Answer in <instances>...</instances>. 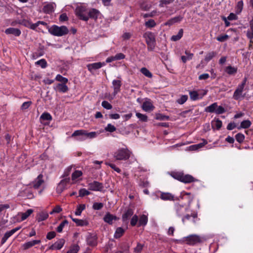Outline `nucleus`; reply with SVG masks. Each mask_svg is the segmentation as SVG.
I'll return each mask as SVG.
<instances>
[{
    "label": "nucleus",
    "instance_id": "17",
    "mask_svg": "<svg viewBox=\"0 0 253 253\" xmlns=\"http://www.w3.org/2000/svg\"><path fill=\"white\" fill-rule=\"evenodd\" d=\"M33 212L32 209H28L25 212H19L17 215L18 217H21V219L19 221L26 219Z\"/></svg>",
    "mask_w": 253,
    "mask_h": 253
},
{
    "label": "nucleus",
    "instance_id": "24",
    "mask_svg": "<svg viewBox=\"0 0 253 253\" xmlns=\"http://www.w3.org/2000/svg\"><path fill=\"white\" fill-rule=\"evenodd\" d=\"M224 71L229 75H233L237 72V68L229 65L225 67Z\"/></svg>",
    "mask_w": 253,
    "mask_h": 253
},
{
    "label": "nucleus",
    "instance_id": "23",
    "mask_svg": "<svg viewBox=\"0 0 253 253\" xmlns=\"http://www.w3.org/2000/svg\"><path fill=\"white\" fill-rule=\"evenodd\" d=\"M196 181V179L191 175L183 173L181 182L188 183Z\"/></svg>",
    "mask_w": 253,
    "mask_h": 253
},
{
    "label": "nucleus",
    "instance_id": "47",
    "mask_svg": "<svg viewBox=\"0 0 253 253\" xmlns=\"http://www.w3.org/2000/svg\"><path fill=\"white\" fill-rule=\"evenodd\" d=\"M216 55V53L214 51H211L208 53L205 58V60L207 62L210 61L213 57Z\"/></svg>",
    "mask_w": 253,
    "mask_h": 253
},
{
    "label": "nucleus",
    "instance_id": "32",
    "mask_svg": "<svg viewBox=\"0 0 253 253\" xmlns=\"http://www.w3.org/2000/svg\"><path fill=\"white\" fill-rule=\"evenodd\" d=\"M247 36L250 40L253 39V19L250 23V28L247 31Z\"/></svg>",
    "mask_w": 253,
    "mask_h": 253
},
{
    "label": "nucleus",
    "instance_id": "53",
    "mask_svg": "<svg viewBox=\"0 0 253 253\" xmlns=\"http://www.w3.org/2000/svg\"><path fill=\"white\" fill-rule=\"evenodd\" d=\"M189 95L191 99L192 100H196L199 99L198 93L196 91H190Z\"/></svg>",
    "mask_w": 253,
    "mask_h": 253
},
{
    "label": "nucleus",
    "instance_id": "10",
    "mask_svg": "<svg viewBox=\"0 0 253 253\" xmlns=\"http://www.w3.org/2000/svg\"><path fill=\"white\" fill-rule=\"evenodd\" d=\"M65 244V240L63 239H60L49 247L50 250H60Z\"/></svg>",
    "mask_w": 253,
    "mask_h": 253
},
{
    "label": "nucleus",
    "instance_id": "58",
    "mask_svg": "<svg viewBox=\"0 0 253 253\" xmlns=\"http://www.w3.org/2000/svg\"><path fill=\"white\" fill-rule=\"evenodd\" d=\"M235 138H236V140L238 142L242 143V142H243V141L245 139V136L244 134L239 133L236 135Z\"/></svg>",
    "mask_w": 253,
    "mask_h": 253
},
{
    "label": "nucleus",
    "instance_id": "61",
    "mask_svg": "<svg viewBox=\"0 0 253 253\" xmlns=\"http://www.w3.org/2000/svg\"><path fill=\"white\" fill-rule=\"evenodd\" d=\"M182 173L181 172H174L171 174V176L175 179H177L180 181H181Z\"/></svg>",
    "mask_w": 253,
    "mask_h": 253
},
{
    "label": "nucleus",
    "instance_id": "20",
    "mask_svg": "<svg viewBox=\"0 0 253 253\" xmlns=\"http://www.w3.org/2000/svg\"><path fill=\"white\" fill-rule=\"evenodd\" d=\"M5 33L7 35L12 34L15 36H19L21 33V31L17 28H9L5 30Z\"/></svg>",
    "mask_w": 253,
    "mask_h": 253
},
{
    "label": "nucleus",
    "instance_id": "46",
    "mask_svg": "<svg viewBox=\"0 0 253 253\" xmlns=\"http://www.w3.org/2000/svg\"><path fill=\"white\" fill-rule=\"evenodd\" d=\"M140 72L147 77H152V73L147 68L145 67L142 68L140 70Z\"/></svg>",
    "mask_w": 253,
    "mask_h": 253
},
{
    "label": "nucleus",
    "instance_id": "28",
    "mask_svg": "<svg viewBox=\"0 0 253 253\" xmlns=\"http://www.w3.org/2000/svg\"><path fill=\"white\" fill-rule=\"evenodd\" d=\"M185 54H186V56H182L181 57L182 62L184 63L187 61L191 60L194 56L193 53H190L188 50H185Z\"/></svg>",
    "mask_w": 253,
    "mask_h": 253
},
{
    "label": "nucleus",
    "instance_id": "36",
    "mask_svg": "<svg viewBox=\"0 0 253 253\" xmlns=\"http://www.w3.org/2000/svg\"><path fill=\"white\" fill-rule=\"evenodd\" d=\"M87 243L90 246L96 245V237L95 236L89 235L87 238Z\"/></svg>",
    "mask_w": 253,
    "mask_h": 253
},
{
    "label": "nucleus",
    "instance_id": "14",
    "mask_svg": "<svg viewBox=\"0 0 253 253\" xmlns=\"http://www.w3.org/2000/svg\"><path fill=\"white\" fill-rule=\"evenodd\" d=\"M55 7L56 4L55 3L51 2L47 3L43 7V11L46 13H51L54 11Z\"/></svg>",
    "mask_w": 253,
    "mask_h": 253
},
{
    "label": "nucleus",
    "instance_id": "25",
    "mask_svg": "<svg viewBox=\"0 0 253 253\" xmlns=\"http://www.w3.org/2000/svg\"><path fill=\"white\" fill-rule=\"evenodd\" d=\"M175 209L178 216H181L185 212L186 209L182 205L176 204L175 205Z\"/></svg>",
    "mask_w": 253,
    "mask_h": 253
},
{
    "label": "nucleus",
    "instance_id": "35",
    "mask_svg": "<svg viewBox=\"0 0 253 253\" xmlns=\"http://www.w3.org/2000/svg\"><path fill=\"white\" fill-rule=\"evenodd\" d=\"M125 229H123L122 227H118L114 233V237L115 238H120L125 233Z\"/></svg>",
    "mask_w": 253,
    "mask_h": 253
},
{
    "label": "nucleus",
    "instance_id": "44",
    "mask_svg": "<svg viewBox=\"0 0 253 253\" xmlns=\"http://www.w3.org/2000/svg\"><path fill=\"white\" fill-rule=\"evenodd\" d=\"M55 80L61 82V84H66L67 83L68 80L67 78L63 77L60 74H58L55 77Z\"/></svg>",
    "mask_w": 253,
    "mask_h": 253
},
{
    "label": "nucleus",
    "instance_id": "60",
    "mask_svg": "<svg viewBox=\"0 0 253 253\" xmlns=\"http://www.w3.org/2000/svg\"><path fill=\"white\" fill-rule=\"evenodd\" d=\"M25 26L34 30H36L37 27L39 26L38 22L33 24L30 22H28L27 23L25 24Z\"/></svg>",
    "mask_w": 253,
    "mask_h": 253
},
{
    "label": "nucleus",
    "instance_id": "57",
    "mask_svg": "<svg viewBox=\"0 0 253 253\" xmlns=\"http://www.w3.org/2000/svg\"><path fill=\"white\" fill-rule=\"evenodd\" d=\"M187 95H183L179 99H177V102L179 104H183L187 100Z\"/></svg>",
    "mask_w": 253,
    "mask_h": 253
},
{
    "label": "nucleus",
    "instance_id": "5",
    "mask_svg": "<svg viewBox=\"0 0 253 253\" xmlns=\"http://www.w3.org/2000/svg\"><path fill=\"white\" fill-rule=\"evenodd\" d=\"M143 37L146 40V42L148 46V49L153 50L155 44V38L154 34L148 32L144 34Z\"/></svg>",
    "mask_w": 253,
    "mask_h": 253
},
{
    "label": "nucleus",
    "instance_id": "48",
    "mask_svg": "<svg viewBox=\"0 0 253 253\" xmlns=\"http://www.w3.org/2000/svg\"><path fill=\"white\" fill-rule=\"evenodd\" d=\"M243 5L244 3L243 0L239 1L237 2V4L236 6V10L237 13H239L242 11L243 7Z\"/></svg>",
    "mask_w": 253,
    "mask_h": 253
},
{
    "label": "nucleus",
    "instance_id": "4",
    "mask_svg": "<svg viewBox=\"0 0 253 253\" xmlns=\"http://www.w3.org/2000/svg\"><path fill=\"white\" fill-rule=\"evenodd\" d=\"M87 8L85 5H78L75 10L76 15L81 20L87 21L88 20Z\"/></svg>",
    "mask_w": 253,
    "mask_h": 253
},
{
    "label": "nucleus",
    "instance_id": "41",
    "mask_svg": "<svg viewBox=\"0 0 253 253\" xmlns=\"http://www.w3.org/2000/svg\"><path fill=\"white\" fill-rule=\"evenodd\" d=\"M183 34V29H181L179 30L178 34L176 35H173L171 37V40L172 41H177L179 40L182 37Z\"/></svg>",
    "mask_w": 253,
    "mask_h": 253
},
{
    "label": "nucleus",
    "instance_id": "8",
    "mask_svg": "<svg viewBox=\"0 0 253 253\" xmlns=\"http://www.w3.org/2000/svg\"><path fill=\"white\" fill-rule=\"evenodd\" d=\"M244 89V88L238 86L234 92L233 98L236 100L243 99L245 96V95L243 94Z\"/></svg>",
    "mask_w": 253,
    "mask_h": 253
},
{
    "label": "nucleus",
    "instance_id": "45",
    "mask_svg": "<svg viewBox=\"0 0 253 253\" xmlns=\"http://www.w3.org/2000/svg\"><path fill=\"white\" fill-rule=\"evenodd\" d=\"M80 249L78 245H74L72 246L66 253H78Z\"/></svg>",
    "mask_w": 253,
    "mask_h": 253
},
{
    "label": "nucleus",
    "instance_id": "49",
    "mask_svg": "<svg viewBox=\"0 0 253 253\" xmlns=\"http://www.w3.org/2000/svg\"><path fill=\"white\" fill-rule=\"evenodd\" d=\"M68 224L67 220H65L63 221L57 227V231L60 233L62 231L64 227Z\"/></svg>",
    "mask_w": 253,
    "mask_h": 253
},
{
    "label": "nucleus",
    "instance_id": "31",
    "mask_svg": "<svg viewBox=\"0 0 253 253\" xmlns=\"http://www.w3.org/2000/svg\"><path fill=\"white\" fill-rule=\"evenodd\" d=\"M21 195L27 197L28 199H32L33 198L34 195L31 192L30 189L26 188L22 192H21Z\"/></svg>",
    "mask_w": 253,
    "mask_h": 253
},
{
    "label": "nucleus",
    "instance_id": "51",
    "mask_svg": "<svg viewBox=\"0 0 253 253\" xmlns=\"http://www.w3.org/2000/svg\"><path fill=\"white\" fill-rule=\"evenodd\" d=\"M80 197H84L90 194V192L85 188L81 189L79 192Z\"/></svg>",
    "mask_w": 253,
    "mask_h": 253
},
{
    "label": "nucleus",
    "instance_id": "38",
    "mask_svg": "<svg viewBox=\"0 0 253 253\" xmlns=\"http://www.w3.org/2000/svg\"><path fill=\"white\" fill-rule=\"evenodd\" d=\"M217 104V103L216 102L213 103L212 104H211V105L207 107L205 109V112H208V113H215Z\"/></svg>",
    "mask_w": 253,
    "mask_h": 253
},
{
    "label": "nucleus",
    "instance_id": "16",
    "mask_svg": "<svg viewBox=\"0 0 253 253\" xmlns=\"http://www.w3.org/2000/svg\"><path fill=\"white\" fill-rule=\"evenodd\" d=\"M103 219L105 222L109 224H112L113 221L117 220L118 218L115 215L111 214L109 212H107L105 215Z\"/></svg>",
    "mask_w": 253,
    "mask_h": 253
},
{
    "label": "nucleus",
    "instance_id": "19",
    "mask_svg": "<svg viewBox=\"0 0 253 253\" xmlns=\"http://www.w3.org/2000/svg\"><path fill=\"white\" fill-rule=\"evenodd\" d=\"M88 19H96L100 15V12L96 9L92 8L88 11Z\"/></svg>",
    "mask_w": 253,
    "mask_h": 253
},
{
    "label": "nucleus",
    "instance_id": "22",
    "mask_svg": "<svg viewBox=\"0 0 253 253\" xmlns=\"http://www.w3.org/2000/svg\"><path fill=\"white\" fill-rule=\"evenodd\" d=\"M42 175L40 174L38 177L33 181V186L35 189L38 188L43 183Z\"/></svg>",
    "mask_w": 253,
    "mask_h": 253
},
{
    "label": "nucleus",
    "instance_id": "21",
    "mask_svg": "<svg viewBox=\"0 0 253 253\" xmlns=\"http://www.w3.org/2000/svg\"><path fill=\"white\" fill-rule=\"evenodd\" d=\"M203 142L200 143L199 144H194L191 145L189 147V150L190 151H196L201 148H202L204 146L207 144L208 142L205 139H203Z\"/></svg>",
    "mask_w": 253,
    "mask_h": 253
},
{
    "label": "nucleus",
    "instance_id": "7",
    "mask_svg": "<svg viewBox=\"0 0 253 253\" xmlns=\"http://www.w3.org/2000/svg\"><path fill=\"white\" fill-rule=\"evenodd\" d=\"M88 187L89 190L93 191L101 192L104 189L103 184L96 181H93V182L88 183Z\"/></svg>",
    "mask_w": 253,
    "mask_h": 253
},
{
    "label": "nucleus",
    "instance_id": "9",
    "mask_svg": "<svg viewBox=\"0 0 253 253\" xmlns=\"http://www.w3.org/2000/svg\"><path fill=\"white\" fill-rule=\"evenodd\" d=\"M160 198L163 201H175L174 196L170 193L160 192Z\"/></svg>",
    "mask_w": 253,
    "mask_h": 253
},
{
    "label": "nucleus",
    "instance_id": "63",
    "mask_svg": "<svg viewBox=\"0 0 253 253\" xmlns=\"http://www.w3.org/2000/svg\"><path fill=\"white\" fill-rule=\"evenodd\" d=\"M174 0H161L160 1L159 6L163 7L165 5H167L172 3Z\"/></svg>",
    "mask_w": 253,
    "mask_h": 253
},
{
    "label": "nucleus",
    "instance_id": "52",
    "mask_svg": "<svg viewBox=\"0 0 253 253\" xmlns=\"http://www.w3.org/2000/svg\"><path fill=\"white\" fill-rule=\"evenodd\" d=\"M191 216H192L193 217V222L195 223L196 221L195 220V219L197 217V214L196 213H193L192 215L187 214L186 216H185L182 219L183 223H184V221L186 219H187V220L190 219V218Z\"/></svg>",
    "mask_w": 253,
    "mask_h": 253
},
{
    "label": "nucleus",
    "instance_id": "1",
    "mask_svg": "<svg viewBox=\"0 0 253 253\" xmlns=\"http://www.w3.org/2000/svg\"><path fill=\"white\" fill-rule=\"evenodd\" d=\"M132 155V152L126 146L118 148L113 153V157L117 161H126Z\"/></svg>",
    "mask_w": 253,
    "mask_h": 253
},
{
    "label": "nucleus",
    "instance_id": "33",
    "mask_svg": "<svg viewBox=\"0 0 253 253\" xmlns=\"http://www.w3.org/2000/svg\"><path fill=\"white\" fill-rule=\"evenodd\" d=\"M152 7V3L150 1H144L140 4V8L142 10L147 11Z\"/></svg>",
    "mask_w": 253,
    "mask_h": 253
},
{
    "label": "nucleus",
    "instance_id": "54",
    "mask_svg": "<svg viewBox=\"0 0 253 253\" xmlns=\"http://www.w3.org/2000/svg\"><path fill=\"white\" fill-rule=\"evenodd\" d=\"M105 130L106 131H108L110 132H113L116 130V128L113 125L111 124H108L107 126L105 127Z\"/></svg>",
    "mask_w": 253,
    "mask_h": 253
},
{
    "label": "nucleus",
    "instance_id": "59",
    "mask_svg": "<svg viewBox=\"0 0 253 253\" xmlns=\"http://www.w3.org/2000/svg\"><path fill=\"white\" fill-rule=\"evenodd\" d=\"M136 117L141 121L146 122L147 121V116L145 115L141 114L140 113H136Z\"/></svg>",
    "mask_w": 253,
    "mask_h": 253
},
{
    "label": "nucleus",
    "instance_id": "12",
    "mask_svg": "<svg viewBox=\"0 0 253 253\" xmlns=\"http://www.w3.org/2000/svg\"><path fill=\"white\" fill-rule=\"evenodd\" d=\"M69 179H64L62 180L57 186L56 190L58 193H62L66 188L67 183L68 182Z\"/></svg>",
    "mask_w": 253,
    "mask_h": 253
},
{
    "label": "nucleus",
    "instance_id": "3",
    "mask_svg": "<svg viewBox=\"0 0 253 253\" xmlns=\"http://www.w3.org/2000/svg\"><path fill=\"white\" fill-rule=\"evenodd\" d=\"M48 30L50 34L57 37H61L64 36L67 34L69 32L68 28L65 26L59 27L54 25L49 27Z\"/></svg>",
    "mask_w": 253,
    "mask_h": 253
},
{
    "label": "nucleus",
    "instance_id": "50",
    "mask_svg": "<svg viewBox=\"0 0 253 253\" xmlns=\"http://www.w3.org/2000/svg\"><path fill=\"white\" fill-rule=\"evenodd\" d=\"M35 64L40 66L42 68H45L47 66V62L44 59H42L37 61Z\"/></svg>",
    "mask_w": 253,
    "mask_h": 253
},
{
    "label": "nucleus",
    "instance_id": "18",
    "mask_svg": "<svg viewBox=\"0 0 253 253\" xmlns=\"http://www.w3.org/2000/svg\"><path fill=\"white\" fill-rule=\"evenodd\" d=\"M142 109L146 112L151 111L154 109V106L150 100L144 101L142 106Z\"/></svg>",
    "mask_w": 253,
    "mask_h": 253
},
{
    "label": "nucleus",
    "instance_id": "56",
    "mask_svg": "<svg viewBox=\"0 0 253 253\" xmlns=\"http://www.w3.org/2000/svg\"><path fill=\"white\" fill-rule=\"evenodd\" d=\"M156 25V22L153 19H150L145 23V25L148 28L154 27Z\"/></svg>",
    "mask_w": 253,
    "mask_h": 253
},
{
    "label": "nucleus",
    "instance_id": "2",
    "mask_svg": "<svg viewBox=\"0 0 253 253\" xmlns=\"http://www.w3.org/2000/svg\"><path fill=\"white\" fill-rule=\"evenodd\" d=\"M100 134L98 131H92L88 132L87 131L84 129H80L76 130L72 134V137L80 136L77 138L76 140L79 141H84L85 139H93L96 138Z\"/></svg>",
    "mask_w": 253,
    "mask_h": 253
},
{
    "label": "nucleus",
    "instance_id": "34",
    "mask_svg": "<svg viewBox=\"0 0 253 253\" xmlns=\"http://www.w3.org/2000/svg\"><path fill=\"white\" fill-rule=\"evenodd\" d=\"M48 214L46 212L42 211L38 213L37 215V220L39 222L43 221L47 218Z\"/></svg>",
    "mask_w": 253,
    "mask_h": 253
},
{
    "label": "nucleus",
    "instance_id": "15",
    "mask_svg": "<svg viewBox=\"0 0 253 253\" xmlns=\"http://www.w3.org/2000/svg\"><path fill=\"white\" fill-rule=\"evenodd\" d=\"M112 85L114 89L113 94L116 95L120 91L122 85L121 81L119 80H114L112 82Z\"/></svg>",
    "mask_w": 253,
    "mask_h": 253
},
{
    "label": "nucleus",
    "instance_id": "62",
    "mask_svg": "<svg viewBox=\"0 0 253 253\" xmlns=\"http://www.w3.org/2000/svg\"><path fill=\"white\" fill-rule=\"evenodd\" d=\"M106 165L110 167L112 169H113L118 173H121V170L119 168L116 167L115 164L110 163H106Z\"/></svg>",
    "mask_w": 253,
    "mask_h": 253
},
{
    "label": "nucleus",
    "instance_id": "42",
    "mask_svg": "<svg viewBox=\"0 0 253 253\" xmlns=\"http://www.w3.org/2000/svg\"><path fill=\"white\" fill-rule=\"evenodd\" d=\"M252 125L251 122L249 120H246L242 121L239 128H248Z\"/></svg>",
    "mask_w": 253,
    "mask_h": 253
},
{
    "label": "nucleus",
    "instance_id": "37",
    "mask_svg": "<svg viewBox=\"0 0 253 253\" xmlns=\"http://www.w3.org/2000/svg\"><path fill=\"white\" fill-rule=\"evenodd\" d=\"M41 123H42L43 121H51L52 120V116L51 115L46 112H44L42 114L40 118Z\"/></svg>",
    "mask_w": 253,
    "mask_h": 253
},
{
    "label": "nucleus",
    "instance_id": "26",
    "mask_svg": "<svg viewBox=\"0 0 253 253\" xmlns=\"http://www.w3.org/2000/svg\"><path fill=\"white\" fill-rule=\"evenodd\" d=\"M181 197L182 199L187 198L188 201L189 205H190L193 199V196L191 195L190 193L186 192L185 191H183L181 193Z\"/></svg>",
    "mask_w": 253,
    "mask_h": 253
},
{
    "label": "nucleus",
    "instance_id": "39",
    "mask_svg": "<svg viewBox=\"0 0 253 253\" xmlns=\"http://www.w3.org/2000/svg\"><path fill=\"white\" fill-rule=\"evenodd\" d=\"M85 209V204H80L77 206L76 211L75 212L76 215H81L82 212Z\"/></svg>",
    "mask_w": 253,
    "mask_h": 253
},
{
    "label": "nucleus",
    "instance_id": "30",
    "mask_svg": "<svg viewBox=\"0 0 253 253\" xmlns=\"http://www.w3.org/2000/svg\"><path fill=\"white\" fill-rule=\"evenodd\" d=\"M72 220L76 223L78 226H87L88 222L86 220L79 219L78 218H73L72 217Z\"/></svg>",
    "mask_w": 253,
    "mask_h": 253
},
{
    "label": "nucleus",
    "instance_id": "29",
    "mask_svg": "<svg viewBox=\"0 0 253 253\" xmlns=\"http://www.w3.org/2000/svg\"><path fill=\"white\" fill-rule=\"evenodd\" d=\"M148 222V217L147 215L142 214L140 216L138 221V226H144Z\"/></svg>",
    "mask_w": 253,
    "mask_h": 253
},
{
    "label": "nucleus",
    "instance_id": "13",
    "mask_svg": "<svg viewBox=\"0 0 253 253\" xmlns=\"http://www.w3.org/2000/svg\"><path fill=\"white\" fill-rule=\"evenodd\" d=\"M104 65H105V63L104 62H96L88 64L87 65V67L89 71L92 72L93 70L101 68Z\"/></svg>",
    "mask_w": 253,
    "mask_h": 253
},
{
    "label": "nucleus",
    "instance_id": "27",
    "mask_svg": "<svg viewBox=\"0 0 253 253\" xmlns=\"http://www.w3.org/2000/svg\"><path fill=\"white\" fill-rule=\"evenodd\" d=\"M133 211L131 209H128L122 215V220L126 222L133 215Z\"/></svg>",
    "mask_w": 253,
    "mask_h": 253
},
{
    "label": "nucleus",
    "instance_id": "43",
    "mask_svg": "<svg viewBox=\"0 0 253 253\" xmlns=\"http://www.w3.org/2000/svg\"><path fill=\"white\" fill-rule=\"evenodd\" d=\"M20 228H21V226H19V227H16L14 229H12L10 231L6 232L4 234V236L5 237V238H7L8 239L11 236H12L16 231L19 230Z\"/></svg>",
    "mask_w": 253,
    "mask_h": 253
},
{
    "label": "nucleus",
    "instance_id": "40",
    "mask_svg": "<svg viewBox=\"0 0 253 253\" xmlns=\"http://www.w3.org/2000/svg\"><path fill=\"white\" fill-rule=\"evenodd\" d=\"M83 172L81 170H76L72 174V180L76 182L78 181V178L81 176Z\"/></svg>",
    "mask_w": 253,
    "mask_h": 253
},
{
    "label": "nucleus",
    "instance_id": "55",
    "mask_svg": "<svg viewBox=\"0 0 253 253\" xmlns=\"http://www.w3.org/2000/svg\"><path fill=\"white\" fill-rule=\"evenodd\" d=\"M225 112V109L221 106L216 105L215 113L217 115L222 114Z\"/></svg>",
    "mask_w": 253,
    "mask_h": 253
},
{
    "label": "nucleus",
    "instance_id": "64",
    "mask_svg": "<svg viewBox=\"0 0 253 253\" xmlns=\"http://www.w3.org/2000/svg\"><path fill=\"white\" fill-rule=\"evenodd\" d=\"M101 105L103 108L108 110H110L112 108V106L107 101H102Z\"/></svg>",
    "mask_w": 253,
    "mask_h": 253
},
{
    "label": "nucleus",
    "instance_id": "6",
    "mask_svg": "<svg viewBox=\"0 0 253 253\" xmlns=\"http://www.w3.org/2000/svg\"><path fill=\"white\" fill-rule=\"evenodd\" d=\"M182 241L189 245H194L202 242L200 237L196 235H191L184 237Z\"/></svg>",
    "mask_w": 253,
    "mask_h": 253
},
{
    "label": "nucleus",
    "instance_id": "11",
    "mask_svg": "<svg viewBox=\"0 0 253 253\" xmlns=\"http://www.w3.org/2000/svg\"><path fill=\"white\" fill-rule=\"evenodd\" d=\"M66 84H57L53 86L54 89L58 92L65 93L68 90V87Z\"/></svg>",
    "mask_w": 253,
    "mask_h": 253
}]
</instances>
